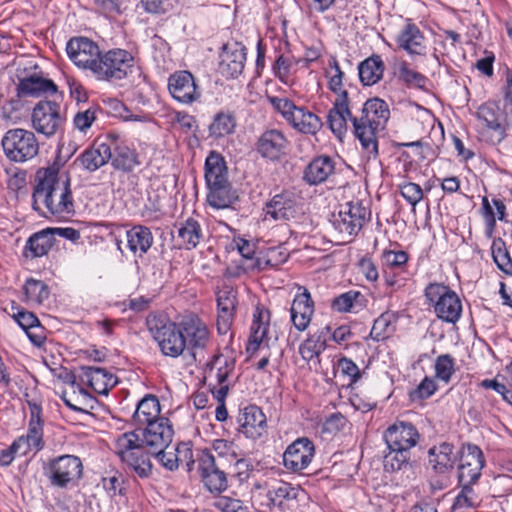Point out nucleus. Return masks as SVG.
I'll use <instances>...</instances> for the list:
<instances>
[{
  "label": "nucleus",
  "instance_id": "obj_14",
  "mask_svg": "<svg viewBox=\"0 0 512 512\" xmlns=\"http://www.w3.org/2000/svg\"><path fill=\"white\" fill-rule=\"evenodd\" d=\"M235 362L224 355H216L208 365L205 379L217 401L225 400L229 391L228 379L233 373Z\"/></svg>",
  "mask_w": 512,
  "mask_h": 512
},
{
  "label": "nucleus",
  "instance_id": "obj_49",
  "mask_svg": "<svg viewBox=\"0 0 512 512\" xmlns=\"http://www.w3.org/2000/svg\"><path fill=\"white\" fill-rule=\"evenodd\" d=\"M235 127L236 120L231 113L219 112L214 116L209 126L210 136L214 138L227 136L234 132Z\"/></svg>",
  "mask_w": 512,
  "mask_h": 512
},
{
  "label": "nucleus",
  "instance_id": "obj_58",
  "mask_svg": "<svg viewBox=\"0 0 512 512\" xmlns=\"http://www.w3.org/2000/svg\"><path fill=\"white\" fill-rule=\"evenodd\" d=\"M359 297H361V293L358 291L343 293L333 299L332 308L340 313L352 312Z\"/></svg>",
  "mask_w": 512,
  "mask_h": 512
},
{
  "label": "nucleus",
  "instance_id": "obj_26",
  "mask_svg": "<svg viewBox=\"0 0 512 512\" xmlns=\"http://www.w3.org/2000/svg\"><path fill=\"white\" fill-rule=\"evenodd\" d=\"M266 216L275 221H289L297 214L296 200L293 193L285 191L276 194L265 206Z\"/></svg>",
  "mask_w": 512,
  "mask_h": 512
},
{
  "label": "nucleus",
  "instance_id": "obj_1",
  "mask_svg": "<svg viewBox=\"0 0 512 512\" xmlns=\"http://www.w3.org/2000/svg\"><path fill=\"white\" fill-rule=\"evenodd\" d=\"M173 429L168 418H162L132 432L121 434L115 442V453L127 468L140 478L152 473L151 453L168 448Z\"/></svg>",
  "mask_w": 512,
  "mask_h": 512
},
{
  "label": "nucleus",
  "instance_id": "obj_17",
  "mask_svg": "<svg viewBox=\"0 0 512 512\" xmlns=\"http://www.w3.org/2000/svg\"><path fill=\"white\" fill-rule=\"evenodd\" d=\"M168 90L173 99L191 104L201 97L195 78L189 71H176L168 78Z\"/></svg>",
  "mask_w": 512,
  "mask_h": 512
},
{
  "label": "nucleus",
  "instance_id": "obj_35",
  "mask_svg": "<svg viewBox=\"0 0 512 512\" xmlns=\"http://www.w3.org/2000/svg\"><path fill=\"white\" fill-rule=\"evenodd\" d=\"M160 412L161 408L158 398L147 394L138 402L133 414V422L139 427L154 423V421L163 418L160 416Z\"/></svg>",
  "mask_w": 512,
  "mask_h": 512
},
{
  "label": "nucleus",
  "instance_id": "obj_11",
  "mask_svg": "<svg viewBox=\"0 0 512 512\" xmlns=\"http://www.w3.org/2000/svg\"><path fill=\"white\" fill-rule=\"evenodd\" d=\"M477 132L481 140L498 144L506 136V128L502 122L499 107L492 102L482 104L475 113Z\"/></svg>",
  "mask_w": 512,
  "mask_h": 512
},
{
  "label": "nucleus",
  "instance_id": "obj_19",
  "mask_svg": "<svg viewBox=\"0 0 512 512\" xmlns=\"http://www.w3.org/2000/svg\"><path fill=\"white\" fill-rule=\"evenodd\" d=\"M383 439L387 448L411 451L419 442L420 434L412 423L399 421L384 431Z\"/></svg>",
  "mask_w": 512,
  "mask_h": 512
},
{
  "label": "nucleus",
  "instance_id": "obj_39",
  "mask_svg": "<svg viewBox=\"0 0 512 512\" xmlns=\"http://www.w3.org/2000/svg\"><path fill=\"white\" fill-rule=\"evenodd\" d=\"M384 69L382 58L379 55H372L358 66L360 81L365 86L374 85L382 79Z\"/></svg>",
  "mask_w": 512,
  "mask_h": 512
},
{
  "label": "nucleus",
  "instance_id": "obj_33",
  "mask_svg": "<svg viewBox=\"0 0 512 512\" xmlns=\"http://www.w3.org/2000/svg\"><path fill=\"white\" fill-rule=\"evenodd\" d=\"M28 408L30 411V421L28 432L25 437L26 441L30 443L32 448H34V453L40 451L44 447L43 441V428L41 422V405L35 400L27 401Z\"/></svg>",
  "mask_w": 512,
  "mask_h": 512
},
{
  "label": "nucleus",
  "instance_id": "obj_21",
  "mask_svg": "<svg viewBox=\"0 0 512 512\" xmlns=\"http://www.w3.org/2000/svg\"><path fill=\"white\" fill-rule=\"evenodd\" d=\"M288 144L289 142L283 132L270 129L260 135L256 149L263 158L274 161L286 154Z\"/></svg>",
  "mask_w": 512,
  "mask_h": 512
},
{
  "label": "nucleus",
  "instance_id": "obj_45",
  "mask_svg": "<svg viewBox=\"0 0 512 512\" xmlns=\"http://www.w3.org/2000/svg\"><path fill=\"white\" fill-rule=\"evenodd\" d=\"M178 238L180 245L186 249L195 248L201 238L202 229L198 221L193 218H188L178 229Z\"/></svg>",
  "mask_w": 512,
  "mask_h": 512
},
{
  "label": "nucleus",
  "instance_id": "obj_62",
  "mask_svg": "<svg viewBox=\"0 0 512 512\" xmlns=\"http://www.w3.org/2000/svg\"><path fill=\"white\" fill-rule=\"evenodd\" d=\"M97 108L89 107L84 111H79L74 115L73 124L75 129L85 133L96 120Z\"/></svg>",
  "mask_w": 512,
  "mask_h": 512
},
{
  "label": "nucleus",
  "instance_id": "obj_5",
  "mask_svg": "<svg viewBox=\"0 0 512 512\" xmlns=\"http://www.w3.org/2000/svg\"><path fill=\"white\" fill-rule=\"evenodd\" d=\"M44 475L51 486L68 489L78 485L83 476V463L78 456L65 454L47 461Z\"/></svg>",
  "mask_w": 512,
  "mask_h": 512
},
{
  "label": "nucleus",
  "instance_id": "obj_28",
  "mask_svg": "<svg viewBox=\"0 0 512 512\" xmlns=\"http://www.w3.org/2000/svg\"><path fill=\"white\" fill-rule=\"evenodd\" d=\"M291 321L298 331H305L314 314V302L307 289L298 293L290 308Z\"/></svg>",
  "mask_w": 512,
  "mask_h": 512
},
{
  "label": "nucleus",
  "instance_id": "obj_4",
  "mask_svg": "<svg viewBox=\"0 0 512 512\" xmlns=\"http://www.w3.org/2000/svg\"><path fill=\"white\" fill-rule=\"evenodd\" d=\"M233 448V444H228L224 440H218L214 444V449L218 453V458L209 450H202L197 453V471L204 487L212 494H221L228 488L227 473L223 467L221 459L224 457L222 449L227 451Z\"/></svg>",
  "mask_w": 512,
  "mask_h": 512
},
{
  "label": "nucleus",
  "instance_id": "obj_42",
  "mask_svg": "<svg viewBox=\"0 0 512 512\" xmlns=\"http://www.w3.org/2000/svg\"><path fill=\"white\" fill-rule=\"evenodd\" d=\"M269 313L257 308L253 315V323L251 325V337L248 350H256L262 344L268 331Z\"/></svg>",
  "mask_w": 512,
  "mask_h": 512
},
{
  "label": "nucleus",
  "instance_id": "obj_41",
  "mask_svg": "<svg viewBox=\"0 0 512 512\" xmlns=\"http://www.w3.org/2000/svg\"><path fill=\"white\" fill-rule=\"evenodd\" d=\"M55 238L52 235V229L47 228L33 234L27 241L25 250L31 257H41L46 255L54 245Z\"/></svg>",
  "mask_w": 512,
  "mask_h": 512
},
{
  "label": "nucleus",
  "instance_id": "obj_27",
  "mask_svg": "<svg viewBox=\"0 0 512 512\" xmlns=\"http://www.w3.org/2000/svg\"><path fill=\"white\" fill-rule=\"evenodd\" d=\"M112 144L111 141L95 142L77 158V161L84 170L94 172L112 158Z\"/></svg>",
  "mask_w": 512,
  "mask_h": 512
},
{
  "label": "nucleus",
  "instance_id": "obj_36",
  "mask_svg": "<svg viewBox=\"0 0 512 512\" xmlns=\"http://www.w3.org/2000/svg\"><path fill=\"white\" fill-rule=\"evenodd\" d=\"M335 162L329 156L314 158L305 169L304 178L309 184H320L334 173Z\"/></svg>",
  "mask_w": 512,
  "mask_h": 512
},
{
  "label": "nucleus",
  "instance_id": "obj_57",
  "mask_svg": "<svg viewBox=\"0 0 512 512\" xmlns=\"http://www.w3.org/2000/svg\"><path fill=\"white\" fill-rule=\"evenodd\" d=\"M299 60H296L291 55H284L281 54L277 57L274 65L273 70L277 77L281 81H286L289 76L292 74L295 66L298 64Z\"/></svg>",
  "mask_w": 512,
  "mask_h": 512
},
{
  "label": "nucleus",
  "instance_id": "obj_61",
  "mask_svg": "<svg viewBox=\"0 0 512 512\" xmlns=\"http://www.w3.org/2000/svg\"><path fill=\"white\" fill-rule=\"evenodd\" d=\"M399 77L408 86L415 88H424L427 78L421 73L410 69L406 63H403L399 69Z\"/></svg>",
  "mask_w": 512,
  "mask_h": 512
},
{
  "label": "nucleus",
  "instance_id": "obj_23",
  "mask_svg": "<svg viewBox=\"0 0 512 512\" xmlns=\"http://www.w3.org/2000/svg\"><path fill=\"white\" fill-rule=\"evenodd\" d=\"M246 49L238 43L225 45L220 54L219 71L227 78L238 77L244 69Z\"/></svg>",
  "mask_w": 512,
  "mask_h": 512
},
{
  "label": "nucleus",
  "instance_id": "obj_6",
  "mask_svg": "<svg viewBox=\"0 0 512 512\" xmlns=\"http://www.w3.org/2000/svg\"><path fill=\"white\" fill-rule=\"evenodd\" d=\"M273 108L298 132L315 135L322 128L321 119L305 107L296 106L286 97H270Z\"/></svg>",
  "mask_w": 512,
  "mask_h": 512
},
{
  "label": "nucleus",
  "instance_id": "obj_55",
  "mask_svg": "<svg viewBox=\"0 0 512 512\" xmlns=\"http://www.w3.org/2000/svg\"><path fill=\"white\" fill-rule=\"evenodd\" d=\"M324 350V341L320 336L312 335L307 338L299 347V353L305 361H311L319 356Z\"/></svg>",
  "mask_w": 512,
  "mask_h": 512
},
{
  "label": "nucleus",
  "instance_id": "obj_37",
  "mask_svg": "<svg viewBox=\"0 0 512 512\" xmlns=\"http://www.w3.org/2000/svg\"><path fill=\"white\" fill-rule=\"evenodd\" d=\"M205 180L207 186L230 183L224 158L216 152H211L205 161Z\"/></svg>",
  "mask_w": 512,
  "mask_h": 512
},
{
  "label": "nucleus",
  "instance_id": "obj_51",
  "mask_svg": "<svg viewBox=\"0 0 512 512\" xmlns=\"http://www.w3.org/2000/svg\"><path fill=\"white\" fill-rule=\"evenodd\" d=\"M491 253L497 267L508 275H512V259L506 248L505 242L501 238L493 240Z\"/></svg>",
  "mask_w": 512,
  "mask_h": 512
},
{
  "label": "nucleus",
  "instance_id": "obj_13",
  "mask_svg": "<svg viewBox=\"0 0 512 512\" xmlns=\"http://www.w3.org/2000/svg\"><path fill=\"white\" fill-rule=\"evenodd\" d=\"M70 60L80 69L93 73L101 56L97 43L87 37H74L66 46Z\"/></svg>",
  "mask_w": 512,
  "mask_h": 512
},
{
  "label": "nucleus",
  "instance_id": "obj_43",
  "mask_svg": "<svg viewBox=\"0 0 512 512\" xmlns=\"http://www.w3.org/2000/svg\"><path fill=\"white\" fill-rule=\"evenodd\" d=\"M112 144V164L115 168L124 171H130L135 166L139 165L137 153L124 145H116L113 141Z\"/></svg>",
  "mask_w": 512,
  "mask_h": 512
},
{
  "label": "nucleus",
  "instance_id": "obj_53",
  "mask_svg": "<svg viewBox=\"0 0 512 512\" xmlns=\"http://www.w3.org/2000/svg\"><path fill=\"white\" fill-rule=\"evenodd\" d=\"M288 259V254L281 247L269 248L265 255L258 258L256 266L259 269L276 268L285 263Z\"/></svg>",
  "mask_w": 512,
  "mask_h": 512
},
{
  "label": "nucleus",
  "instance_id": "obj_10",
  "mask_svg": "<svg viewBox=\"0 0 512 512\" xmlns=\"http://www.w3.org/2000/svg\"><path fill=\"white\" fill-rule=\"evenodd\" d=\"M2 147L6 157L16 163L26 162L39 152L35 134L22 128L8 130L2 139Z\"/></svg>",
  "mask_w": 512,
  "mask_h": 512
},
{
  "label": "nucleus",
  "instance_id": "obj_30",
  "mask_svg": "<svg viewBox=\"0 0 512 512\" xmlns=\"http://www.w3.org/2000/svg\"><path fill=\"white\" fill-rule=\"evenodd\" d=\"M14 320L26 332L27 337L37 347H41L46 340L45 328L40 324L34 313L12 305Z\"/></svg>",
  "mask_w": 512,
  "mask_h": 512
},
{
  "label": "nucleus",
  "instance_id": "obj_18",
  "mask_svg": "<svg viewBox=\"0 0 512 512\" xmlns=\"http://www.w3.org/2000/svg\"><path fill=\"white\" fill-rule=\"evenodd\" d=\"M315 454L313 442L306 438H298L293 441L283 454V464L292 472H300L311 463Z\"/></svg>",
  "mask_w": 512,
  "mask_h": 512
},
{
  "label": "nucleus",
  "instance_id": "obj_44",
  "mask_svg": "<svg viewBox=\"0 0 512 512\" xmlns=\"http://www.w3.org/2000/svg\"><path fill=\"white\" fill-rule=\"evenodd\" d=\"M397 316L392 312L382 313L373 323L370 337L375 341L389 338L396 329Z\"/></svg>",
  "mask_w": 512,
  "mask_h": 512
},
{
  "label": "nucleus",
  "instance_id": "obj_60",
  "mask_svg": "<svg viewBox=\"0 0 512 512\" xmlns=\"http://www.w3.org/2000/svg\"><path fill=\"white\" fill-rule=\"evenodd\" d=\"M156 457L161 465L167 470L174 471L179 467V458H177V451L175 447L158 449L151 453V457Z\"/></svg>",
  "mask_w": 512,
  "mask_h": 512
},
{
  "label": "nucleus",
  "instance_id": "obj_64",
  "mask_svg": "<svg viewBox=\"0 0 512 512\" xmlns=\"http://www.w3.org/2000/svg\"><path fill=\"white\" fill-rule=\"evenodd\" d=\"M341 373L349 378V384H353L361 377L359 367L349 358L343 357L338 361Z\"/></svg>",
  "mask_w": 512,
  "mask_h": 512
},
{
  "label": "nucleus",
  "instance_id": "obj_2",
  "mask_svg": "<svg viewBox=\"0 0 512 512\" xmlns=\"http://www.w3.org/2000/svg\"><path fill=\"white\" fill-rule=\"evenodd\" d=\"M38 181L32 199L34 210L46 214L64 216L74 212L70 179L59 174L56 166L40 169L36 174Z\"/></svg>",
  "mask_w": 512,
  "mask_h": 512
},
{
  "label": "nucleus",
  "instance_id": "obj_25",
  "mask_svg": "<svg viewBox=\"0 0 512 512\" xmlns=\"http://www.w3.org/2000/svg\"><path fill=\"white\" fill-rule=\"evenodd\" d=\"M457 459L458 456L454 452V446L447 442L435 445L428 451L429 466L436 474H448L453 470Z\"/></svg>",
  "mask_w": 512,
  "mask_h": 512
},
{
  "label": "nucleus",
  "instance_id": "obj_9",
  "mask_svg": "<svg viewBox=\"0 0 512 512\" xmlns=\"http://www.w3.org/2000/svg\"><path fill=\"white\" fill-rule=\"evenodd\" d=\"M147 326L164 355L176 358L187 349L179 323H163L153 316L147 318Z\"/></svg>",
  "mask_w": 512,
  "mask_h": 512
},
{
  "label": "nucleus",
  "instance_id": "obj_50",
  "mask_svg": "<svg viewBox=\"0 0 512 512\" xmlns=\"http://www.w3.org/2000/svg\"><path fill=\"white\" fill-rule=\"evenodd\" d=\"M389 452L384 456V468L386 471H400L410 466L411 451L388 448Z\"/></svg>",
  "mask_w": 512,
  "mask_h": 512
},
{
  "label": "nucleus",
  "instance_id": "obj_22",
  "mask_svg": "<svg viewBox=\"0 0 512 512\" xmlns=\"http://www.w3.org/2000/svg\"><path fill=\"white\" fill-rule=\"evenodd\" d=\"M65 382L69 384V387L62 392L61 398L70 409L86 413L89 409L94 408V397L76 384L73 374L67 373Z\"/></svg>",
  "mask_w": 512,
  "mask_h": 512
},
{
  "label": "nucleus",
  "instance_id": "obj_32",
  "mask_svg": "<svg viewBox=\"0 0 512 512\" xmlns=\"http://www.w3.org/2000/svg\"><path fill=\"white\" fill-rule=\"evenodd\" d=\"M81 370L83 381L98 394L107 395L116 384L115 377L103 368L87 366L82 367Z\"/></svg>",
  "mask_w": 512,
  "mask_h": 512
},
{
  "label": "nucleus",
  "instance_id": "obj_12",
  "mask_svg": "<svg viewBox=\"0 0 512 512\" xmlns=\"http://www.w3.org/2000/svg\"><path fill=\"white\" fill-rule=\"evenodd\" d=\"M61 106L55 101H40L32 110V127L46 137L54 136L64 124Z\"/></svg>",
  "mask_w": 512,
  "mask_h": 512
},
{
  "label": "nucleus",
  "instance_id": "obj_15",
  "mask_svg": "<svg viewBox=\"0 0 512 512\" xmlns=\"http://www.w3.org/2000/svg\"><path fill=\"white\" fill-rule=\"evenodd\" d=\"M186 348L191 350L193 356L197 351H203L210 343V332L204 321L195 314H188L178 322Z\"/></svg>",
  "mask_w": 512,
  "mask_h": 512
},
{
  "label": "nucleus",
  "instance_id": "obj_63",
  "mask_svg": "<svg viewBox=\"0 0 512 512\" xmlns=\"http://www.w3.org/2000/svg\"><path fill=\"white\" fill-rule=\"evenodd\" d=\"M402 197L413 207L423 199V190L420 185L413 182H405L399 185Z\"/></svg>",
  "mask_w": 512,
  "mask_h": 512
},
{
  "label": "nucleus",
  "instance_id": "obj_31",
  "mask_svg": "<svg viewBox=\"0 0 512 512\" xmlns=\"http://www.w3.org/2000/svg\"><path fill=\"white\" fill-rule=\"evenodd\" d=\"M399 48L410 55H422L425 53V38L420 29L412 23H407L397 36Z\"/></svg>",
  "mask_w": 512,
  "mask_h": 512
},
{
  "label": "nucleus",
  "instance_id": "obj_47",
  "mask_svg": "<svg viewBox=\"0 0 512 512\" xmlns=\"http://www.w3.org/2000/svg\"><path fill=\"white\" fill-rule=\"evenodd\" d=\"M472 485L473 484H460L461 491L456 496L452 505L454 512H464L467 509H473L480 506L482 499Z\"/></svg>",
  "mask_w": 512,
  "mask_h": 512
},
{
  "label": "nucleus",
  "instance_id": "obj_29",
  "mask_svg": "<svg viewBox=\"0 0 512 512\" xmlns=\"http://www.w3.org/2000/svg\"><path fill=\"white\" fill-rule=\"evenodd\" d=\"M352 115L348 106V92H342L336 97L333 108L327 115V123L331 131L341 137L347 130V120L352 122Z\"/></svg>",
  "mask_w": 512,
  "mask_h": 512
},
{
  "label": "nucleus",
  "instance_id": "obj_24",
  "mask_svg": "<svg viewBox=\"0 0 512 512\" xmlns=\"http://www.w3.org/2000/svg\"><path fill=\"white\" fill-rule=\"evenodd\" d=\"M237 304V292L233 287L224 286L217 294L218 318L217 328L219 333L225 334L233 321Z\"/></svg>",
  "mask_w": 512,
  "mask_h": 512
},
{
  "label": "nucleus",
  "instance_id": "obj_8",
  "mask_svg": "<svg viewBox=\"0 0 512 512\" xmlns=\"http://www.w3.org/2000/svg\"><path fill=\"white\" fill-rule=\"evenodd\" d=\"M425 297L433 304L436 316L447 323L455 324L462 314V303L458 295L448 286L431 283L425 289Z\"/></svg>",
  "mask_w": 512,
  "mask_h": 512
},
{
  "label": "nucleus",
  "instance_id": "obj_52",
  "mask_svg": "<svg viewBox=\"0 0 512 512\" xmlns=\"http://www.w3.org/2000/svg\"><path fill=\"white\" fill-rule=\"evenodd\" d=\"M337 214H342V217H347L354 223H358V226L363 228L365 222L370 215V212L366 207L362 205L361 202H347L341 206L339 212Z\"/></svg>",
  "mask_w": 512,
  "mask_h": 512
},
{
  "label": "nucleus",
  "instance_id": "obj_34",
  "mask_svg": "<svg viewBox=\"0 0 512 512\" xmlns=\"http://www.w3.org/2000/svg\"><path fill=\"white\" fill-rule=\"evenodd\" d=\"M57 86L52 80L38 76H30L20 80L17 87L19 97H40L44 94H55Z\"/></svg>",
  "mask_w": 512,
  "mask_h": 512
},
{
  "label": "nucleus",
  "instance_id": "obj_38",
  "mask_svg": "<svg viewBox=\"0 0 512 512\" xmlns=\"http://www.w3.org/2000/svg\"><path fill=\"white\" fill-rule=\"evenodd\" d=\"M127 246L134 254H145L153 244V235L146 226L135 225L126 231Z\"/></svg>",
  "mask_w": 512,
  "mask_h": 512
},
{
  "label": "nucleus",
  "instance_id": "obj_20",
  "mask_svg": "<svg viewBox=\"0 0 512 512\" xmlns=\"http://www.w3.org/2000/svg\"><path fill=\"white\" fill-rule=\"evenodd\" d=\"M239 432L246 438L257 440L267 434V419L256 405H248L238 416Z\"/></svg>",
  "mask_w": 512,
  "mask_h": 512
},
{
  "label": "nucleus",
  "instance_id": "obj_7",
  "mask_svg": "<svg viewBox=\"0 0 512 512\" xmlns=\"http://www.w3.org/2000/svg\"><path fill=\"white\" fill-rule=\"evenodd\" d=\"M133 67L134 58L131 53L115 48L101 53L93 77L99 81L116 82L128 77Z\"/></svg>",
  "mask_w": 512,
  "mask_h": 512
},
{
  "label": "nucleus",
  "instance_id": "obj_16",
  "mask_svg": "<svg viewBox=\"0 0 512 512\" xmlns=\"http://www.w3.org/2000/svg\"><path fill=\"white\" fill-rule=\"evenodd\" d=\"M484 456L481 449L472 444L463 447L458 467L459 484H475L481 476Z\"/></svg>",
  "mask_w": 512,
  "mask_h": 512
},
{
  "label": "nucleus",
  "instance_id": "obj_40",
  "mask_svg": "<svg viewBox=\"0 0 512 512\" xmlns=\"http://www.w3.org/2000/svg\"><path fill=\"white\" fill-rule=\"evenodd\" d=\"M207 202L216 209H225L230 207L237 199L232 191L230 183L207 186Z\"/></svg>",
  "mask_w": 512,
  "mask_h": 512
},
{
  "label": "nucleus",
  "instance_id": "obj_54",
  "mask_svg": "<svg viewBox=\"0 0 512 512\" xmlns=\"http://www.w3.org/2000/svg\"><path fill=\"white\" fill-rule=\"evenodd\" d=\"M24 291L27 299L38 304L42 303L49 297V289L47 285L40 280L29 278L24 285Z\"/></svg>",
  "mask_w": 512,
  "mask_h": 512
},
{
  "label": "nucleus",
  "instance_id": "obj_59",
  "mask_svg": "<svg viewBox=\"0 0 512 512\" xmlns=\"http://www.w3.org/2000/svg\"><path fill=\"white\" fill-rule=\"evenodd\" d=\"M214 507L221 512H249V507L242 500L228 496L216 498Z\"/></svg>",
  "mask_w": 512,
  "mask_h": 512
},
{
  "label": "nucleus",
  "instance_id": "obj_3",
  "mask_svg": "<svg viewBox=\"0 0 512 512\" xmlns=\"http://www.w3.org/2000/svg\"><path fill=\"white\" fill-rule=\"evenodd\" d=\"M389 115L386 102L379 98H373L365 102L360 116L352 118L355 136L359 139L368 159H375L378 156L375 132L384 128Z\"/></svg>",
  "mask_w": 512,
  "mask_h": 512
},
{
  "label": "nucleus",
  "instance_id": "obj_48",
  "mask_svg": "<svg viewBox=\"0 0 512 512\" xmlns=\"http://www.w3.org/2000/svg\"><path fill=\"white\" fill-rule=\"evenodd\" d=\"M342 214H334L331 219V225L335 231V237L339 242L346 243L358 234L362 229L358 223H354Z\"/></svg>",
  "mask_w": 512,
  "mask_h": 512
},
{
  "label": "nucleus",
  "instance_id": "obj_46",
  "mask_svg": "<svg viewBox=\"0 0 512 512\" xmlns=\"http://www.w3.org/2000/svg\"><path fill=\"white\" fill-rule=\"evenodd\" d=\"M300 489L293 487L290 483L279 481L272 485L267 491V498L273 506L282 507L285 500L296 499Z\"/></svg>",
  "mask_w": 512,
  "mask_h": 512
},
{
  "label": "nucleus",
  "instance_id": "obj_56",
  "mask_svg": "<svg viewBox=\"0 0 512 512\" xmlns=\"http://www.w3.org/2000/svg\"><path fill=\"white\" fill-rule=\"evenodd\" d=\"M455 372V361L449 354L437 357L435 361V374L439 380L448 383Z\"/></svg>",
  "mask_w": 512,
  "mask_h": 512
}]
</instances>
